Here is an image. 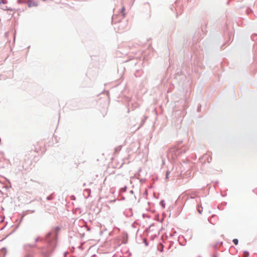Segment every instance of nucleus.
Returning <instances> with one entry per match:
<instances>
[{
    "label": "nucleus",
    "instance_id": "obj_1",
    "mask_svg": "<svg viewBox=\"0 0 257 257\" xmlns=\"http://www.w3.org/2000/svg\"><path fill=\"white\" fill-rule=\"evenodd\" d=\"M28 5L29 7H36L37 6V3L36 2H33L31 0H29L28 1Z\"/></svg>",
    "mask_w": 257,
    "mask_h": 257
},
{
    "label": "nucleus",
    "instance_id": "obj_2",
    "mask_svg": "<svg viewBox=\"0 0 257 257\" xmlns=\"http://www.w3.org/2000/svg\"><path fill=\"white\" fill-rule=\"evenodd\" d=\"M232 241L235 245L238 244V241L237 239H233Z\"/></svg>",
    "mask_w": 257,
    "mask_h": 257
},
{
    "label": "nucleus",
    "instance_id": "obj_3",
    "mask_svg": "<svg viewBox=\"0 0 257 257\" xmlns=\"http://www.w3.org/2000/svg\"><path fill=\"white\" fill-rule=\"evenodd\" d=\"M249 254L247 252H244L243 253V257H248Z\"/></svg>",
    "mask_w": 257,
    "mask_h": 257
},
{
    "label": "nucleus",
    "instance_id": "obj_4",
    "mask_svg": "<svg viewBox=\"0 0 257 257\" xmlns=\"http://www.w3.org/2000/svg\"><path fill=\"white\" fill-rule=\"evenodd\" d=\"M124 11V7H123L122 8V10H121L122 15L123 17H124V15H125L124 13H123Z\"/></svg>",
    "mask_w": 257,
    "mask_h": 257
},
{
    "label": "nucleus",
    "instance_id": "obj_5",
    "mask_svg": "<svg viewBox=\"0 0 257 257\" xmlns=\"http://www.w3.org/2000/svg\"><path fill=\"white\" fill-rule=\"evenodd\" d=\"M4 4L5 3V0H0V4Z\"/></svg>",
    "mask_w": 257,
    "mask_h": 257
}]
</instances>
